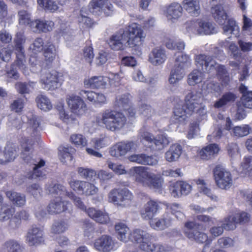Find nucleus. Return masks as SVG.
<instances>
[{"instance_id": "nucleus-37", "label": "nucleus", "mask_w": 252, "mask_h": 252, "mask_svg": "<svg viewBox=\"0 0 252 252\" xmlns=\"http://www.w3.org/2000/svg\"><path fill=\"white\" fill-rule=\"evenodd\" d=\"M14 51L16 55V60L13 63L16 65L25 75H28L29 74V71L25 64L26 63L25 50Z\"/></svg>"}, {"instance_id": "nucleus-18", "label": "nucleus", "mask_w": 252, "mask_h": 252, "mask_svg": "<svg viewBox=\"0 0 252 252\" xmlns=\"http://www.w3.org/2000/svg\"><path fill=\"white\" fill-rule=\"evenodd\" d=\"M26 242L30 247L44 244L43 229L35 225H32L28 231Z\"/></svg>"}, {"instance_id": "nucleus-56", "label": "nucleus", "mask_w": 252, "mask_h": 252, "mask_svg": "<svg viewBox=\"0 0 252 252\" xmlns=\"http://www.w3.org/2000/svg\"><path fill=\"white\" fill-rule=\"evenodd\" d=\"M29 64L31 71L33 73H37L41 70L43 63L39 60L38 56H31L29 59Z\"/></svg>"}, {"instance_id": "nucleus-60", "label": "nucleus", "mask_w": 252, "mask_h": 252, "mask_svg": "<svg viewBox=\"0 0 252 252\" xmlns=\"http://www.w3.org/2000/svg\"><path fill=\"white\" fill-rule=\"evenodd\" d=\"M19 23L22 25H29L33 21L31 20V14L26 10H22L18 12Z\"/></svg>"}, {"instance_id": "nucleus-26", "label": "nucleus", "mask_w": 252, "mask_h": 252, "mask_svg": "<svg viewBox=\"0 0 252 252\" xmlns=\"http://www.w3.org/2000/svg\"><path fill=\"white\" fill-rule=\"evenodd\" d=\"M87 214L89 217L98 223L105 224L110 221V218L107 213L94 208H89Z\"/></svg>"}, {"instance_id": "nucleus-47", "label": "nucleus", "mask_w": 252, "mask_h": 252, "mask_svg": "<svg viewBox=\"0 0 252 252\" xmlns=\"http://www.w3.org/2000/svg\"><path fill=\"white\" fill-rule=\"evenodd\" d=\"M5 194L7 198H8L14 205L17 206H23L26 203L25 195H22L20 193L9 190L5 192Z\"/></svg>"}, {"instance_id": "nucleus-27", "label": "nucleus", "mask_w": 252, "mask_h": 252, "mask_svg": "<svg viewBox=\"0 0 252 252\" xmlns=\"http://www.w3.org/2000/svg\"><path fill=\"white\" fill-rule=\"evenodd\" d=\"M133 146V142H119L111 148L110 154L112 156L117 158L124 156L131 150Z\"/></svg>"}, {"instance_id": "nucleus-33", "label": "nucleus", "mask_w": 252, "mask_h": 252, "mask_svg": "<svg viewBox=\"0 0 252 252\" xmlns=\"http://www.w3.org/2000/svg\"><path fill=\"white\" fill-rule=\"evenodd\" d=\"M219 151L220 148L218 144H210L201 149L198 154L201 159L208 160L217 154Z\"/></svg>"}, {"instance_id": "nucleus-61", "label": "nucleus", "mask_w": 252, "mask_h": 252, "mask_svg": "<svg viewBox=\"0 0 252 252\" xmlns=\"http://www.w3.org/2000/svg\"><path fill=\"white\" fill-rule=\"evenodd\" d=\"M70 188L76 192L82 194L83 189L85 188L86 181L72 180L69 182Z\"/></svg>"}, {"instance_id": "nucleus-43", "label": "nucleus", "mask_w": 252, "mask_h": 252, "mask_svg": "<svg viewBox=\"0 0 252 252\" xmlns=\"http://www.w3.org/2000/svg\"><path fill=\"white\" fill-rule=\"evenodd\" d=\"M214 69L217 70L218 77L221 81L222 85H227L230 81V77L225 66L217 63Z\"/></svg>"}, {"instance_id": "nucleus-4", "label": "nucleus", "mask_w": 252, "mask_h": 252, "mask_svg": "<svg viewBox=\"0 0 252 252\" xmlns=\"http://www.w3.org/2000/svg\"><path fill=\"white\" fill-rule=\"evenodd\" d=\"M34 144V141L32 138L29 139L25 137L21 142V146L23 149L21 152V157L23 159L26 163L34 165L32 170L28 172L26 175V177L29 179H36L42 177L43 173L40 168L45 165V161L44 159H40L39 161L37 163L36 160L32 158L30 151L32 149Z\"/></svg>"}, {"instance_id": "nucleus-15", "label": "nucleus", "mask_w": 252, "mask_h": 252, "mask_svg": "<svg viewBox=\"0 0 252 252\" xmlns=\"http://www.w3.org/2000/svg\"><path fill=\"white\" fill-rule=\"evenodd\" d=\"M91 13L99 15L104 13L106 16L111 15L114 11L113 5L108 0H92L89 4Z\"/></svg>"}, {"instance_id": "nucleus-45", "label": "nucleus", "mask_w": 252, "mask_h": 252, "mask_svg": "<svg viewBox=\"0 0 252 252\" xmlns=\"http://www.w3.org/2000/svg\"><path fill=\"white\" fill-rule=\"evenodd\" d=\"M37 106L41 110L47 112L52 108V104L49 98L44 94H38L35 99Z\"/></svg>"}, {"instance_id": "nucleus-17", "label": "nucleus", "mask_w": 252, "mask_h": 252, "mask_svg": "<svg viewBox=\"0 0 252 252\" xmlns=\"http://www.w3.org/2000/svg\"><path fill=\"white\" fill-rule=\"evenodd\" d=\"M216 127L211 135H208V139L212 137L215 139H220L222 135L223 130L230 131L233 132L234 136L237 137H243L248 135L250 133V127Z\"/></svg>"}, {"instance_id": "nucleus-31", "label": "nucleus", "mask_w": 252, "mask_h": 252, "mask_svg": "<svg viewBox=\"0 0 252 252\" xmlns=\"http://www.w3.org/2000/svg\"><path fill=\"white\" fill-rule=\"evenodd\" d=\"M182 6L191 16H197L200 13L199 0H184Z\"/></svg>"}, {"instance_id": "nucleus-48", "label": "nucleus", "mask_w": 252, "mask_h": 252, "mask_svg": "<svg viewBox=\"0 0 252 252\" xmlns=\"http://www.w3.org/2000/svg\"><path fill=\"white\" fill-rule=\"evenodd\" d=\"M0 209V220L5 221L10 219L15 212L14 207L11 205L2 204Z\"/></svg>"}, {"instance_id": "nucleus-35", "label": "nucleus", "mask_w": 252, "mask_h": 252, "mask_svg": "<svg viewBox=\"0 0 252 252\" xmlns=\"http://www.w3.org/2000/svg\"><path fill=\"white\" fill-rule=\"evenodd\" d=\"M144 166H135L130 169V174L135 178V181L142 185L145 182L150 172Z\"/></svg>"}, {"instance_id": "nucleus-1", "label": "nucleus", "mask_w": 252, "mask_h": 252, "mask_svg": "<svg viewBox=\"0 0 252 252\" xmlns=\"http://www.w3.org/2000/svg\"><path fill=\"white\" fill-rule=\"evenodd\" d=\"M199 222L187 221L184 224V233L189 239L199 244H205L204 247L208 246L212 242L208 235L202 232L214 224L212 217L205 215H199L196 217ZM205 248H204V249Z\"/></svg>"}, {"instance_id": "nucleus-12", "label": "nucleus", "mask_w": 252, "mask_h": 252, "mask_svg": "<svg viewBox=\"0 0 252 252\" xmlns=\"http://www.w3.org/2000/svg\"><path fill=\"white\" fill-rule=\"evenodd\" d=\"M108 197L110 202L117 206L125 207L130 204L133 195L126 188H118L112 189L109 192Z\"/></svg>"}, {"instance_id": "nucleus-2", "label": "nucleus", "mask_w": 252, "mask_h": 252, "mask_svg": "<svg viewBox=\"0 0 252 252\" xmlns=\"http://www.w3.org/2000/svg\"><path fill=\"white\" fill-rule=\"evenodd\" d=\"M201 95L195 91L189 92L185 96L186 106L183 104H177L175 105L173 115L171 121L172 125H185L187 115H190L193 112H197L202 106Z\"/></svg>"}, {"instance_id": "nucleus-29", "label": "nucleus", "mask_w": 252, "mask_h": 252, "mask_svg": "<svg viewBox=\"0 0 252 252\" xmlns=\"http://www.w3.org/2000/svg\"><path fill=\"white\" fill-rule=\"evenodd\" d=\"M128 159L131 162L148 165H155L158 162L154 157L147 156L144 154H133L129 156Z\"/></svg>"}, {"instance_id": "nucleus-38", "label": "nucleus", "mask_w": 252, "mask_h": 252, "mask_svg": "<svg viewBox=\"0 0 252 252\" xmlns=\"http://www.w3.org/2000/svg\"><path fill=\"white\" fill-rule=\"evenodd\" d=\"M211 13L215 21L220 25L224 24L227 19V14L223 7L220 4H217L211 8Z\"/></svg>"}, {"instance_id": "nucleus-7", "label": "nucleus", "mask_w": 252, "mask_h": 252, "mask_svg": "<svg viewBox=\"0 0 252 252\" xmlns=\"http://www.w3.org/2000/svg\"><path fill=\"white\" fill-rule=\"evenodd\" d=\"M127 45L134 50V54H141V47L146 37V34L141 27L135 23L129 25L126 30Z\"/></svg>"}, {"instance_id": "nucleus-42", "label": "nucleus", "mask_w": 252, "mask_h": 252, "mask_svg": "<svg viewBox=\"0 0 252 252\" xmlns=\"http://www.w3.org/2000/svg\"><path fill=\"white\" fill-rule=\"evenodd\" d=\"M38 4L45 10L54 13L62 9L60 4L55 0H37Z\"/></svg>"}, {"instance_id": "nucleus-8", "label": "nucleus", "mask_w": 252, "mask_h": 252, "mask_svg": "<svg viewBox=\"0 0 252 252\" xmlns=\"http://www.w3.org/2000/svg\"><path fill=\"white\" fill-rule=\"evenodd\" d=\"M250 216L246 212L236 213L233 216H229L225 218L222 226H214L211 228L210 232L213 236L218 237L223 232V229L233 230L238 223L244 224L249 221Z\"/></svg>"}, {"instance_id": "nucleus-51", "label": "nucleus", "mask_w": 252, "mask_h": 252, "mask_svg": "<svg viewBox=\"0 0 252 252\" xmlns=\"http://www.w3.org/2000/svg\"><path fill=\"white\" fill-rule=\"evenodd\" d=\"M114 105L116 108L126 110L130 105L129 94H124L117 96Z\"/></svg>"}, {"instance_id": "nucleus-34", "label": "nucleus", "mask_w": 252, "mask_h": 252, "mask_svg": "<svg viewBox=\"0 0 252 252\" xmlns=\"http://www.w3.org/2000/svg\"><path fill=\"white\" fill-rule=\"evenodd\" d=\"M163 182V179L160 175L150 173L143 186L150 189H160L162 188Z\"/></svg>"}, {"instance_id": "nucleus-52", "label": "nucleus", "mask_w": 252, "mask_h": 252, "mask_svg": "<svg viewBox=\"0 0 252 252\" xmlns=\"http://www.w3.org/2000/svg\"><path fill=\"white\" fill-rule=\"evenodd\" d=\"M171 223L170 219H155L151 221V226L157 230H163L169 226Z\"/></svg>"}, {"instance_id": "nucleus-25", "label": "nucleus", "mask_w": 252, "mask_h": 252, "mask_svg": "<svg viewBox=\"0 0 252 252\" xmlns=\"http://www.w3.org/2000/svg\"><path fill=\"white\" fill-rule=\"evenodd\" d=\"M160 202L150 200L145 204L141 212L142 217L145 220H152L159 209Z\"/></svg>"}, {"instance_id": "nucleus-6", "label": "nucleus", "mask_w": 252, "mask_h": 252, "mask_svg": "<svg viewBox=\"0 0 252 252\" xmlns=\"http://www.w3.org/2000/svg\"><path fill=\"white\" fill-rule=\"evenodd\" d=\"M47 190L50 194L59 195L52 200L47 207V211L50 214H60L65 211L69 202L62 200L61 195L64 194V187L58 184H50L47 186Z\"/></svg>"}, {"instance_id": "nucleus-41", "label": "nucleus", "mask_w": 252, "mask_h": 252, "mask_svg": "<svg viewBox=\"0 0 252 252\" xmlns=\"http://www.w3.org/2000/svg\"><path fill=\"white\" fill-rule=\"evenodd\" d=\"M230 38V37H229L224 41H221L220 44L222 47L227 48L229 50V52L230 53V56L234 59L237 60L240 57L241 52L235 43L229 41V40Z\"/></svg>"}, {"instance_id": "nucleus-24", "label": "nucleus", "mask_w": 252, "mask_h": 252, "mask_svg": "<svg viewBox=\"0 0 252 252\" xmlns=\"http://www.w3.org/2000/svg\"><path fill=\"white\" fill-rule=\"evenodd\" d=\"M183 7L177 2H173L168 5L164 11V13L168 21L175 22L182 15Z\"/></svg>"}, {"instance_id": "nucleus-63", "label": "nucleus", "mask_w": 252, "mask_h": 252, "mask_svg": "<svg viewBox=\"0 0 252 252\" xmlns=\"http://www.w3.org/2000/svg\"><path fill=\"white\" fill-rule=\"evenodd\" d=\"M67 229V224L63 220L55 222L52 227L54 233L60 234L65 232Z\"/></svg>"}, {"instance_id": "nucleus-54", "label": "nucleus", "mask_w": 252, "mask_h": 252, "mask_svg": "<svg viewBox=\"0 0 252 252\" xmlns=\"http://www.w3.org/2000/svg\"><path fill=\"white\" fill-rule=\"evenodd\" d=\"M166 47L170 50H178L182 51L185 49V43L180 40L167 38L165 41Z\"/></svg>"}, {"instance_id": "nucleus-44", "label": "nucleus", "mask_w": 252, "mask_h": 252, "mask_svg": "<svg viewBox=\"0 0 252 252\" xmlns=\"http://www.w3.org/2000/svg\"><path fill=\"white\" fill-rule=\"evenodd\" d=\"M204 74L199 70L194 69L188 75L187 83L190 86H194L202 82Z\"/></svg>"}, {"instance_id": "nucleus-5", "label": "nucleus", "mask_w": 252, "mask_h": 252, "mask_svg": "<svg viewBox=\"0 0 252 252\" xmlns=\"http://www.w3.org/2000/svg\"><path fill=\"white\" fill-rule=\"evenodd\" d=\"M191 65V60L186 54H176L174 64L171 69L169 82L170 84H176L185 75V70Z\"/></svg>"}, {"instance_id": "nucleus-57", "label": "nucleus", "mask_w": 252, "mask_h": 252, "mask_svg": "<svg viewBox=\"0 0 252 252\" xmlns=\"http://www.w3.org/2000/svg\"><path fill=\"white\" fill-rule=\"evenodd\" d=\"M90 144L95 150H98L109 145L108 140L105 136L101 135L99 138H94L91 140Z\"/></svg>"}, {"instance_id": "nucleus-13", "label": "nucleus", "mask_w": 252, "mask_h": 252, "mask_svg": "<svg viewBox=\"0 0 252 252\" xmlns=\"http://www.w3.org/2000/svg\"><path fill=\"white\" fill-rule=\"evenodd\" d=\"M213 176L216 185L220 189H227L232 185L231 173L220 165H217L213 169Z\"/></svg>"}, {"instance_id": "nucleus-9", "label": "nucleus", "mask_w": 252, "mask_h": 252, "mask_svg": "<svg viewBox=\"0 0 252 252\" xmlns=\"http://www.w3.org/2000/svg\"><path fill=\"white\" fill-rule=\"evenodd\" d=\"M140 142L146 148L153 151H160L169 144V140L164 135H158L155 137L153 134L140 129L139 134Z\"/></svg>"}, {"instance_id": "nucleus-14", "label": "nucleus", "mask_w": 252, "mask_h": 252, "mask_svg": "<svg viewBox=\"0 0 252 252\" xmlns=\"http://www.w3.org/2000/svg\"><path fill=\"white\" fill-rule=\"evenodd\" d=\"M62 77V74L56 70L46 71L41 75L40 83L44 89L54 90L61 85Z\"/></svg>"}, {"instance_id": "nucleus-49", "label": "nucleus", "mask_w": 252, "mask_h": 252, "mask_svg": "<svg viewBox=\"0 0 252 252\" xmlns=\"http://www.w3.org/2000/svg\"><path fill=\"white\" fill-rule=\"evenodd\" d=\"M235 95L231 93L224 94L221 98L214 103L215 108L219 109L227 105L229 103L233 102L235 99Z\"/></svg>"}, {"instance_id": "nucleus-55", "label": "nucleus", "mask_w": 252, "mask_h": 252, "mask_svg": "<svg viewBox=\"0 0 252 252\" xmlns=\"http://www.w3.org/2000/svg\"><path fill=\"white\" fill-rule=\"evenodd\" d=\"M74 151L75 149L71 147H60L59 152L62 158V162L65 163L66 162V160L70 161H72L73 158L72 153L74 152Z\"/></svg>"}, {"instance_id": "nucleus-53", "label": "nucleus", "mask_w": 252, "mask_h": 252, "mask_svg": "<svg viewBox=\"0 0 252 252\" xmlns=\"http://www.w3.org/2000/svg\"><path fill=\"white\" fill-rule=\"evenodd\" d=\"M77 172L82 178L85 179L88 181H93L94 180V177L96 176V171L91 168L82 167H78Z\"/></svg>"}, {"instance_id": "nucleus-59", "label": "nucleus", "mask_w": 252, "mask_h": 252, "mask_svg": "<svg viewBox=\"0 0 252 252\" xmlns=\"http://www.w3.org/2000/svg\"><path fill=\"white\" fill-rule=\"evenodd\" d=\"M77 22L79 27L83 29L90 27L93 23L92 20L84 14L82 10L80 11V13L77 17Z\"/></svg>"}, {"instance_id": "nucleus-10", "label": "nucleus", "mask_w": 252, "mask_h": 252, "mask_svg": "<svg viewBox=\"0 0 252 252\" xmlns=\"http://www.w3.org/2000/svg\"><path fill=\"white\" fill-rule=\"evenodd\" d=\"M95 125L99 126H124L126 124V118L121 112L106 110L99 116L95 118Z\"/></svg>"}, {"instance_id": "nucleus-62", "label": "nucleus", "mask_w": 252, "mask_h": 252, "mask_svg": "<svg viewBox=\"0 0 252 252\" xmlns=\"http://www.w3.org/2000/svg\"><path fill=\"white\" fill-rule=\"evenodd\" d=\"M13 49L9 45L2 48L0 50V59L3 62L8 63L11 59Z\"/></svg>"}, {"instance_id": "nucleus-40", "label": "nucleus", "mask_w": 252, "mask_h": 252, "mask_svg": "<svg viewBox=\"0 0 252 252\" xmlns=\"http://www.w3.org/2000/svg\"><path fill=\"white\" fill-rule=\"evenodd\" d=\"M23 246L17 241L9 239L6 241L2 245V252H22Z\"/></svg>"}, {"instance_id": "nucleus-30", "label": "nucleus", "mask_w": 252, "mask_h": 252, "mask_svg": "<svg viewBox=\"0 0 252 252\" xmlns=\"http://www.w3.org/2000/svg\"><path fill=\"white\" fill-rule=\"evenodd\" d=\"M109 78L102 76H93L84 81L85 86L91 88H104L107 84Z\"/></svg>"}, {"instance_id": "nucleus-64", "label": "nucleus", "mask_w": 252, "mask_h": 252, "mask_svg": "<svg viewBox=\"0 0 252 252\" xmlns=\"http://www.w3.org/2000/svg\"><path fill=\"white\" fill-rule=\"evenodd\" d=\"M242 172L247 173L252 171V156L245 157L243 161L241 163Z\"/></svg>"}, {"instance_id": "nucleus-3", "label": "nucleus", "mask_w": 252, "mask_h": 252, "mask_svg": "<svg viewBox=\"0 0 252 252\" xmlns=\"http://www.w3.org/2000/svg\"><path fill=\"white\" fill-rule=\"evenodd\" d=\"M128 240L140 243V249L147 252H167L172 250V248L167 245H163L154 242L150 235L139 229H136L129 233Z\"/></svg>"}, {"instance_id": "nucleus-21", "label": "nucleus", "mask_w": 252, "mask_h": 252, "mask_svg": "<svg viewBox=\"0 0 252 252\" xmlns=\"http://www.w3.org/2000/svg\"><path fill=\"white\" fill-rule=\"evenodd\" d=\"M195 64L202 70L210 71L214 69L217 65L216 62L213 60L212 57L205 54H199L194 56Z\"/></svg>"}, {"instance_id": "nucleus-22", "label": "nucleus", "mask_w": 252, "mask_h": 252, "mask_svg": "<svg viewBox=\"0 0 252 252\" xmlns=\"http://www.w3.org/2000/svg\"><path fill=\"white\" fill-rule=\"evenodd\" d=\"M114 245L112 237L107 235H102L94 243L95 249L101 252H110L113 249Z\"/></svg>"}, {"instance_id": "nucleus-36", "label": "nucleus", "mask_w": 252, "mask_h": 252, "mask_svg": "<svg viewBox=\"0 0 252 252\" xmlns=\"http://www.w3.org/2000/svg\"><path fill=\"white\" fill-rule=\"evenodd\" d=\"M223 33L226 35L233 34L236 37L239 35L240 28L236 21L232 18H228L225 24H223Z\"/></svg>"}, {"instance_id": "nucleus-19", "label": "nucleus", "mask_w": 252, "mask_h": 252, "mask_svg": "<svg viewBox=\"0 0 252 252\" xmlns=\"http://www.w3.org/2000/svg\"><path fill=\"white\" fill-rule=\"evenodd\" d=\"M191 188V186L184 181H178L171 183L169 186V191L174 197L188 195L190 192Z\"/></svg>"}, {"instance_id": "nucleus-58", "label": "nucleus", "mask_w": 252, "mask_h": 252, "mask_svg": "<svg viewBox=\"0 0 252 252\" xmlns=\"http://www.w3.org/2000/svg\"><path fill=\"white\" fill-rule=\"evenodd\" d=\"M26 42V37L21 32L16 33L14 38V50H25L24 45Z\"/></svg>"}, {"instance_id": "nucleus-16", "label": "nucleus", "mask_w": 252, "mask_h": 252, "mask_svg": "<svg viewBox=\"0 0 252 252\" xmlns=\"http://www.w3.org/2000/svg\"><path fill=\"white\" fill-rule=\"evenodd\" d=\"M81 97L74 94L66 96V101L69 108L77 115L83 114L86 110V105Z\"/></svg>"}, {"instance_id": "nucleus-11", "label": "nucleus", "mask_w": 252, "mask_h": 252, "mask_svg": "<svg viewBox=\"0 0 252 252\" xmlns=\"http://www.w3.org/2000/svg\"><path fill=\"white\" fill-rule=\"evenodd\" d=\"M187 32L189 35H206L216 33L215 25L210 22L204 20L190 21L187 23Z\"/></svg>"}, {"instance_id": "nucleus-23", "label": "nucleus", "mask_w": 252, "mask_h": 252, "mask_svg": "<svg viewBox=\"0 0 252 252\" xmlns=\"http://www.w3.org/2000/svg\"><path fill=\"white\" fill-rule=\"evenodd\" d=\"M54 23L50 20L36 19L31 23V30L34 32H47L53 30Z\"/></svg>"}, {"instance_id": "nucleus-39", "label": "nucleus", "mask_w": 252, "mask_h": 252, "mask_svg": "<svg viewBox=\"0 0 252 252\" xmlns=\"http://www.w3.org/2000/svg\"><path fill=\"white\" fill-rule=\"evenodd\" d=\"M43 55L47 66L52 63L57 55V50L54 45L51 43L46 44L44 47Z\"/></svg>"}, {"instance_id": "nucleus-32", "label": "nucleus", "mask_w": 252, "mask_h": 252, "mask_svg": "<svg viewBox=\"0 0 252 252\" xmlns=\"http://www.w3.org/2000/svg\"><path fill=\"white\" fill-rule=\"evenodd\" d=\"M183 147L179 143L172 144L165 154V158L169 162L177 160L183 152Z\"/></svg>"}, {"instance_id": "nucleus-20", "label": "nucleus", "mask_w": 252, "mask_h": 252, "mask_svg": "<svg viewBox=\"0 0 252 252\" xmlns=\"http://www.w3.org/2000/svg\"><path fill=\"white\" fill-rule=\"evenodd\" d=\"M126 33L124 29L120 30L110 38L109 45L114 50L119 51L124 49V46L127 44Z\"/></svg>"}, {"instance_id": "nucleus-46", "label": "nucleus", "mask_w": 252, "mask_h": 252, "mask_svg": "<svg viewBox=\"0 0 252 252\" xmlns=\"http://www.w3.org/2000/svg\"><path fill=\"white\" fill-rule=\"evenodd\" d=\"M115 228L118 239L125 242H127L129 233L128 226L125 223L119 222L116 224Z\"/></svg>"}, {"instance_id": "nucleus-50", "label": "nucleus", "mask_w": 252, "mask_h": 252, "mask_svg": "<svg viewBox=\"0 0 252 252\" xmlns=\"http://www.w3.org/2000/svg\"><path fill=\"white\" fill-rule=\"evenodd\" d=\"M35 86V83L34 82H19L15 84V88L21 94H30L33 90Z\"/></svg>"}, {"instance_id": "nucleus-28", "label": "nucleus", "mask_w": 252, "mask_h": 252, "mask_svg": "<svg viewBox=\"0 0 252 252\" xmlns=\"http://www.w3.org/2000/svg\"><path fill=\"white\" fill-rule=\"evenodd\" d=\"M166 60L165 51L160 47L153 49L149 56V61L154 65L161 64Z\"/></svg>"}]
</instances>
